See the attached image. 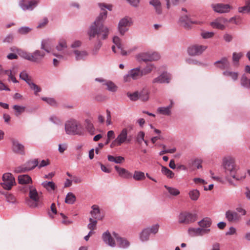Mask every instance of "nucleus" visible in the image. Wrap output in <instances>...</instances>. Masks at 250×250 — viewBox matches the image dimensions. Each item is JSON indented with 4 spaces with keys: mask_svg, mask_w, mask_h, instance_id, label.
Here are the masks:
<instances>
[{
    "mask_svg": "<svg viewBox=\"0 0 250 250\" xmlns=\"http://www.w3.org/2000/svg\"><path fill=\"white\" fill-rule=\"evenodd\" d=\"M90 223L87 225V228L91 230L96 229L97 221L92 218H89Z\"/></svg>",
    "mask_w": 250,
    "mask_h": 250,
    "instance_id": "5fc2aeb1",
    "label": "nucleus"
},
{
    "mask_svg": "<svg viewBox=\"0 0 250 250\" xmlns=\"http://www.w3.org/2000/svg\"><path fill=\"white\" fill-rule=\"evenodd\" d=\"M38 162L37 160H30L24 164L16 167L14 171L16 173L26 172L34 169L38 166Z\"/></svg>",
    "mask_w": 250,
    "mask_h": 250,
    "instance_id": "f8f14e48",
    "label": "nucleus"
},
{
    "mask_svg": "<svg viewBox=\"0 0 250 250\" xmlns=\"http://www.w3.org/2000/svg\"><path fill=\"white\" fill-rule=\"evenodd\" d=\"M139 99L143 101H146L149 99V92L148 90L144 89L139 92Z\"/></svg>",
    "mask_w": 250,
    "mask_h": 250,
    "instance_id": "37998d69",
    "label": "nucleus"
},
{
    "mask_svg": "<svg viewBox=\"0 0 250 250\" xmlns=\"http://www.w3.org/2000/svg\"><path fill=\"white\" fill-rule=\"evenodd\" d=\"M29 197L34 202L29 201L28 205L31 207H36L37 206V203L40 199V196L36 189L33 186L29 187Z\"/></svg>",
    "mask_w": 250,
    "mask_h": 250,
    "instance_id": "dca6fc26",
    "label": "nucleus"
},
{
    "mask_svg": "<svg viewBox=\"0 0 250 250\" xmlns=\"http://www.w3.org/2000/svg\"><path fill=\"white\" fill-rule=\"evenodd\" d=\"M105 86L106 89L112 92H115L117 91L118 87L111 81L107 80Z\"/></svg>",
    "mask_w": 250,
    "mask_h": 250,
    "instance_id": "c03bdc74",
    "label": "nucleus"
},
{
    "mask_svg": "<svg viewBox=\"0 0 250 250\" xmlns=\"http://www.w3.org/2000/svg\"><path fill=\"white\" fill-rule=\"evenodd\" d=\"M204 23V21L200 20H188V21H186L184 22V23L181 24L180 25L185 28L186 29L189 30L192 28V24H198L201 25Z\"/></svg>",
    "mask_w": 250,
    "mask_h": 250,
    "instance_id": "cd10ccee",
    "label": "nucleus"
},
{
    "mask_svg": "<svg viewBox=\"0 0 250 250\" xmlns=\"http://www.w3.org/2000/svg\"><path fill=\"white\" fill-rule=\"evenodd\" d=\"M238 11L240 13H250V0H246L245 5L244 6L239 7Z\"/></svg>",
    "mask_w": 250,
    "mask_h": 250,
    "instance_id": "f704fd0d",
    "label": "nucleus"
},
{
    "mask_svg": "<svg viewBox=\"0 0 250 250\" xmlns=\"http://www.w3.org/2000/svg\"><path fill=\"white\" fill-rule=\"evenodd\" d=\"M143 76L140 67L133 68L124 76L125 82H130L132 80H135L141 78Z\"/></svg>",
    "mask_w": 250,
    "mask_h": 250,
    "instance_id": "9b49d317",
    "label": "nucleus"
},
{
    "mask_svg": "<svg viewBox=\"0 0 250 250\" xmlns=\"http://www.w3.org/2000/svg\"><path fill=\"white\" fill-rule=\"evenodd\" d=\"M82 44V42L80 41H75L71 44V47L73 49H77V48H79L81 46Z\"/></svg>",
    "mask_w": 250,
    "mask_h": 250,
    "instance_id": "338daca9",
    "label": "nucleus"
},
{
    "mask_svg": "<svg viewBox=\"0 0 250 250\" xmlns=\"http://www.w3.org/2000/svg\"><path fill=\"white\" fill-rule=\"evenodd\" d=\"M126 95L129 98L130 100L133 101H135L139 99V92L138 91L133 93L127 92Z\"/></svg>",
    "mask_w": 250,
    "mask_h": 250,
    "instance_id": "864d4df0",
    "label": "nucleus"
},
{
    "mask_svg": "<svg viewBox=\"0 0 250 250\" xmlns=\"http://www.w3.org/2000/svg\"><path fill=\"white\" fill-rule=\"evenodd\" d=\"M241 19L240 17L235 16V17L231 18L229 20V21L238 25V24H239L241 23Z\"/></svg>",
    "mask_w": 250,
    "mask_h": 250,
    "instance_id": "e2e57ef3",
    "label": "nucleus"
},
{
    "mask_svg": "<svg viewBox=\"0 0 250 250\" xmlns=\"http://www.w3.org/2000/svg\"><path fill=\"white\" fill-rule=\"evenodd\" d=\"M228 20L224 18L220 17L215 19L210 23V25L213 28L224 30Z\"/></svg>",
    "mask_w": 250,
    "mask_h": 250,
    "instance_id": "f3484780",
    "label": "nucleus"
},
{
    "mask_svg": "<svg viewBox=\"0 0 250 250\" xmlns=\"http://www.w3.org/2000/svg\"><path fill=\"white\" fill-rule=\"evenodd\" d=\"M113 42L115 45L112 46V51L115 53H119L123 56H126L136 49V47H134L132 49L125 50L124 45L122 43L121 39L118 36H114L113 38Z\"/></svg>",
    "mask_w": 250,
    "mask_h": 250,
    "instance_id": "423d86ee",
    "label": "nucleus"
},
{
    "mask_svg": "<svg viewBox=\"0 0 250 250\" xmlns=\"http://www.w3.org/2000/svg\"><path fill=\"white\" fill-rule=\"evenodd\" d=\"M16 184L15 178L10 173H5L2 176V182L1 185L6 190H10Z\"/></svg>",
    "mask_w": 250,
    "mask_h": 250,
    "instance_id": "ddd939ff",
    "label": "nucleus"
},
{
    "mask_svg": "<svg viewBox=\"0 0 250 250\" xmlns=\"http://www.w3.org/2000/svg\"><path fill=\"white\" fill-rule=\"evenodd\" d=\"M188 195L191 200L196 201L198 200L200 193L198 189H192L189 191Z\"/></svg>",
    "mask_w": 250,
    "mask_h": 250,
    "instance_id": "72a5a7b5",
    "label": "nucleus"
},
{
    "mask_svg": "<svg viewBox=\"0 0 250 250\" xmlns=\"http://www.w3.org/2000/svg\"><path fill=\"white\" fill-rule=\"evenodd\" d=\"M166 2L167 8L169 9L171 6L176 5L180 2H183L186 0H165Z\"/></svg>",
    "mask_w": 250,
    "mask_h": 250,
    "instance_id": "49530a36",
    "label": "nucleus"
},
{
    "mask_svg": "<svg viewBox=\"0 0 250 250\" xmlns=\"http://www.w3.org/2000/svg\"><path fill=\"white\" fill-rule=\"evenodd\" d=\"M132 177H133V179L136 181L144 180L146 178L144 172L138 170L134 171L133 175H132Z\"/></svg>",
    "mask_w": 250,
    "mask_h": 250,
    "instance_id": "58836bf2",
    "label": "nucleus"
},
{
    "mask_svg": "<svg viewBox=\"0 0 250 250\" xmlns=\"http://www.w3.org/2000/svg\"><path fill=\"white\" fill-rule=\"evenodd\" d=\"M155 66L153 64L150 63L147 64L142 70H141L143 76L150 73L152 71L155 69Z\"/></svg>",
    "mask_w": 250,
    "mask_h": 250,
    "instance_id": "c9c22d12",
    "label": "nucleus"
},
{
    "mask_svg": "<svg viewBox=\"0 0 250 250\" xmlns=\"http://www.w3.org/2000/svg\"><path fill=\"white\" fill-rule=\"evenodd\" d=\"M18 181L20 184H27L32 183V179L27 174L20 175L18 176Z\"/></svg>",
    "mask_w": 250,
    "mask_h": 250,
    "instance_id": "473e14b6",
    "label": "nucleus"
},
{
    "mask_svg": "<svg viewBox=\"0 0 250 250\" xmlns=\"http://www.w3.org/2000/svg\"><path fill=\"white\" fill-rule=\"evenodd\" d=\"M92 210L90 211V214L94 220H100L104 218V214L101 211L98 206L94 205L91 207Z\"/></svg>",
    "mask_w": 250,
    "mask_h": 250,
    "instance_id": "b1692460",
    "label": "nucleus"
},
{
    "mask_svg": "<svg viewBox=\"0 0 250 250\" xmlns=\"http://www.w3.org/2000/svg\"><path fill=\"white\" fill-rule=\"evenodd\" d=\"M48 22V20L46 17L42 19L38 23V28H42L44 27Z\"/></svg>",
    "mask_w": 250,
    "mask_h": 250,
    "instance_id": "13d9d810",
    "label": "nucleus"
},
{
    "mask_svg": "<svg viewBox=\"0 0 250 250\" xmlns=\"http://www.w3.org/2000/svg\"><path fill=\"white\" fill-rule=\"evenodd\" d=\"M214 32L203 31L201 32L200 35L204 39H208L213 38L214 36Z\"/></svg>",
    "mask_w": 250,
    "mask_h": 250,
    "instance_id": "603ef678",
    "label": "nucleus"
},
{
    "mask_svg": "<svg viewBox=\"0 0 250 250\" xmlns=\"http://www.w3.org/2000/svg\"><path fill=\"white\" fill-rule=\"evenodd\" d=\"M98 5L102 11L96 20L90 25L87 31V34L90 40L96 36L98 38L101 37V39L105 40L107 38L109 32V28L103 25V22L107 17V12L105 9L111 11L112 6L101 3Z\"/></svg>",
    "mask_w": 250,
    "mask_h": 250,
    "instance_id": "f257e3e1",
    "label": "nucleus"
},
{
    "mask_svg": "<svg viewBox=\"0 0 250 250\" xmlns=\"http://www.w3.org/2000/svg\"><path fill=\"white\" fill-rule=\"evenodd\" d=\"M226 218L227 220L231 223H237L241 219V216L236 212L228 210L225 213Z\"/></svg>",
    "mask_w": 250,
    "mask_h": 250,
    "instance_id": "a211bd4d",
    "label": "nucleus"
},
{
    "mask_svg": "<svg viewBox=\"0 0 250 250\" xmlns=\"http://www.w3.org/2000/svg\"><path fill=\"white\" fill-rule=\"evenodd\" d=\"M145 135V132L142 131H139L136 137V140L139 144H141L142 143V141H144Z\"/></svg>",
    "mask_w": 250,
    "mask_h": 250,
    "instance_id": "bf43d9fd",
    "label": "nucleus"
},
{
    "mask_svg": "<svg viewBox=\"0 0 250 250\" xmlns=\"http://www.w3.org/2000/svg\"><path fill=\"white\" fill-rule=\"evenodd\" d=\"M40 2V0H19V5L24 11H32Z\"/></svg>",
    "mask_w": 250,
    "mask_h": 250,
    "instance_id": "6e6552de",
    "label": "nucleus"
},
{
    "mask_svg": "<svg viewBox=\"0 0 250 250\" xmlns=\"http://www.w3.org/2000/svg\"><path fill=\"white\" fill-rule=\"evenodd\" d=\"M159 228V225L158 224H155L152 226L150 228H148L147 229L150 230V233L156 234L158 231Z\"/></svg>",
    "mask_w": 250,
    "mask_h": 250,
    "instance_id": "774afa93",
    "label": "nucleus"
},
{
    "mask_svg": "<svg viewBox=\"0 0 250 250\" xmlns=\"http://www.w3.org/2000/svg\"><path fill=\"white\" fill-rule=\"evenodd\" d=\"M12 145V149L15 152L20 154H24V147L18 141L13 140Z\"/></svg>",
    "mask_w": 250,
    "mask_h": 250,
    "instance_id": "bb28decb",
    "label": "nucleus"
},
{
    "mask_svg": "<svg viewBox=\"0 0 250 250\" xmlns=\"http://www.w3.org/2000/svg\"><path fill=\"white\" fill-rule=\"evenodd\" d=\"M197 215L188 211L182 212L178 216V222L180 224H188L197 220Z\"/></svg>",
    "mask_w": 250,
    "mask_h": 250,
    "instance_id": "9d476101",
    "label": "nucleus"
},
{
    "mask_svg": "<svg viewBox=\"0 0 250 250\" xmlns=\"http://www.w3.org/2000/svg\"><path fill=\"white\" fill-rule=\"evenodd\" d=\"M161 171L162 173L166 175L168 178H172L174 176V173L166 167L162 166Z\"/></svg>",
    "mask_w": 250,
    "mask_h": 250,
    "instance_id": "09e8293b",
    "label": "nucleus"
},
{
    "mask_svg": "<svg viewBox=\"0 0 250 250\" xmlns=\"http://www.w3.org/2000/svg\"><path fill=\"white\" fill-rule=\"evenodd\" d=\"M67 48V42L65 39H61L59 40L58 45L56 48L58 51L62 52Z\"/></svg>",
    "mask_w": 250,
    "mask_h": 250,
    "instance_id": "e433bc0d",
    "label": "nucleus"
},
{
    "mask_svg": "<svg viewBox=\"0 0 250 250\" xmlns=\"http://www.w3.org/2000/svg\"><path fill=\"white\" fill-rule=\"evenodd\" d=\"M18 54L23 59L36 64L42 63L46 55L44 51L39 49L35 50L32 53L23 50H18Z\"/></svg>",
    "mask_w": 250,
    "mask_h": 250,
    "instance_id": "20e7f679",
    "label": "nucleus"
},
{
    "mask_svg": "<svg viewBox=\"0 0 250 250\" xmlns=\"http://www.w3.org/2000/svg\"><path fill=\"white\" fill-rule=\"evenodd\" d=\"M211 220L208 218H205L198 222L199 226L201 228H208L210 227Z\"/></svg>",
    "mask_w": 250,
    "mask_h": 250,
    "instance_id": "4c0bfd02",
    "label": "nucleus"
},
{
    "mask_svg": "<svg viewBox=\"0 0 250 250\" xmlns=\"http://www.w3.org/2000/svg\"><path fill=\"white\" fill-rule=\"evenodd\" d=\"M164 187L167 190L169 194L171 196H176L180 193L179 190L175 188L168 187L166 185H165Z\"/></svg>",
    "mask_w": 250,
    "mask_h": 250,
    "instance_id": "a19ab883",
    "label": "nucleus"
},
{
    "mask_svg": "<svg viewBox=\"0 0 250 250\" xmlns=\"http://www.w3.org/2000/svg\"><path fill=\"white\" fill-rule=\"evenodd\" d=\"M113 235L117 241L119 247L126 249L130 246V242L125 238L120 237L117 233H113Z\"/></svg>",
    "mask_w": 250,
    "mask_h": 250,
    "instance_id": "4be33fe9",
    "label": "nucleus"
},
{
    "mask_svg": "<svg viewBox=\"0 0 250 250\" xmlns=\"http://www.w3.org/2000/svg\"><path fill=\"white\" fill-rule=\"evenodd\" d=\"M102 239L108 246L111 247L116 246L115 238L113 235H112L108 231H106L102 234Z\"/></svg>",
    "mask_w": 250,
    "mask_h": 250,
    "instance_id": "aec40b11",
    "label": "nucleus"
},
{
    "mask_svg": "<svg viewBox=\"0 0 250 250\" xmlns=\"http://www.w3.org/2000/svg\"><path fill=\"white\" fill-rule=\"evenodd\" d=\"M160 58V54L155 52H142L136 56V59L139 62L155 61L158 60Z\"/></svg>",
    "mask_w": 250,
    "mask_h": 250,
    "instance_id": "0eeeda50",
    "label": "nucleus"
},
{
    "mask_svg": "<svg viewBox=\"0 0 250 250\" xmlns=\"http://www.w3.org/2000/svg\"><path fill=\"white\" fill-rule=\"evenodd\" d=\"M241 84L243 87L250 88V79H248L245 74H243L241 77Z\"/></svg>",
    "mask_w": 250,
    "mask_h": 250,
    "instance_id": "79ce46f5",
    "label": "nucleus"
},
{
    "mask_svg": "<svg viewBox=\"0 0 250 250\" xmlns=\"http://www.w3.org/2000/svg\"><path fill=\"white\" fill-rule=\"evenodd\" d=\"M15 67H13L12 69L6 70L4 75H7L8 76V80L10 81V79L13 77L16 74V71L14 70Z\"/></svg>",
    "mask_w": 250,
    "mask_h": 250,
    "instance_id": "052dcab7",
    "label": "nucleus"
},
{
    "mask_svg": "<svg viewBox=\"0 0 250 250\" xmlns=\"http://www.w3.org/2000/svg\"><path fill=\"white\" fill-rule=\"evenodd\" d=\"M200 232L199 228H190L188 229V233L191 236H200Z\"/></svg>",
    "mask_w": 250,
    "mask_h": 250,
    "instance_id": "3c124183",
    "label": "nucleus"
},
{
    "mask_svg": "<svg viewBox=\"0 0 250 250\" xmlns=\"http://www.w3.org/2000/svg\"><path fill=\"white\" fill-rule=\"evenodd\" d=\"M222 74L226 77H230L233 81H236L238 79V73L233 72L230 70H226L223 72Z\"/></svg>",
    "mask_w": 250,
    "mask_h": 250,
    "instance_id": "2f4dec72",
    "label": "nucleus"
},
{
    "mask_svg": "<svg viewBox=\"0 0 250 250\" xmlns=\"http://www.w3.org/2000/svg\"><path fill=\"white\" fill-rule=\"evenodd\" d=\"M171 80L170 74L164 72L152 80L153 83H169Z\"/></svg>",
    "mask_w": 250,
    "mask_h": 250,
    "instance_id": "412c9836",
    "label": "nucleus"
},
{
    "mask_svg": "<svg viewBox=\"0 0 250 250\" xmlns=\"http://www.w3.org/2000/svg\"><path fill=\"white\" fill-rule=\"evenodd\" d=\"M114 168L118 172L119 175L122 178L125 179H129L132 177L131 173L126 169L120 167L118 166H115Z\"/></svg>",
    "mask_w": 250,
    "mask_h": 250,
    "instance_id": "a878e982",
    "label": "nucleus"
},
{
    "mask_svg": "<svg viewBox=\"0 0 250 250\" xmlns=\"http://www.w3.org/2000/svg\"><path fill=\"white\" fill-rule=\"evenodd\" d=\"M223 166L225 173L235 180L241 181L245 178V172L240 169L239 167L235 164L234 158L230 156L224 158L223 160Z\"/></svg>",
    "mask_w": 250,
    "mask_h": 250,
    "instance_id": "f03ea898",
    "label": "nucleus"
},
{
    "mask_svg": "<svg viewBox=\"0 0 250 250\" xmlns=\"http://www.w3.org/2000/svg\"><path fill=\"white\" fill-rule=\"evenodd\" d=\"M149 4L153 6L155 12L157 14H161L162 12L161 2L160 0H150Z\"/></svg>",
    "mask_w": 250,
    "mask_h": 250,
    "instance_id": "c85d7f7f",
    "label": "nucleus"
},
{
    "mask_svg": "<svg viewBox=\"0 0 250 250\" xmlns=\"http://www.w3.org/2000/svg\"><path fill=\"white\" fill-rule=\"evenodd\" d=\"M13 108L15 111V115L16 116H19L21 114L23 113L25 110V106L18 105H14L13 106Z\"/></svg>",
    "mask_w": 250,
    "mask_h": 250,
    "instance_id": "a18cd8bd",
    "label": "nucleus"
},
{
    "mask_svg": "<svg viewBox=\"0 0 250 250\" xmlns=\"http://www.w3.org/2000/svg\"><path fill=\"white\" fill-rule=\"evenodd\" d=\"M42 99L43 101L46 102L47 103H48L51 105L53 106L56 104V102L55 100L53 98L43 97Z\"/></svg>",
    "mask_w": 250,
    "mask_h": 250,
    "instance_id": "69168bd1",
    "label": "nucleus"
},
{
    "mask_svg": "<svg viewBox=\"0 0 250 250\" xmlns=\"http://www.w3.org/2000/svg\"><path fill=\"white\" fill-rule=\"evenodd\" d=\"M28 84L30 86V88L34 91L35 94H37V93L40 92L41 91V88L32 81Z\"/></svg>",
    "mask_w": 250,
    "mask_h": 250,
    "instance_id": "6e6d98bb",
    "label": "nucleus"
},
{
    "mask_svg": "<svg viewBox=\"0 0 250 250\" xmlns=\"http://www.w3.org/2000/svg\"><path fill=\"white\" fill-rule=\"evenodd\" d=\"M243 54L241 52L236 53L234 52L232 54V60L234 62H238L239 60L242 58Z\"/></svg>",
    "mask_w": 250,
    "mask_h": 250,
    "instance_id": "680f3d73",
    "label": "nucleus"
},
{
    "mask_svg": "<svg viewBox=\"0 0 250 250\" xmlns=\"http://www.w3.org/2000/svg\"><path fill=\"white\" fill-rule=\"evenodd\" d=\"M210 7L214 12L219 14L228 13L232 9L229 4L223 3H213L210 5Z\"/></svg>",
    "mask_w": 250,
    "mask_h": 250,
    "instance_id": "4468645a",
    "label": "nucleus"
},
{
    "mask_svg": "<svg viewBox=\"0 0 250 250\" xmlns=\"http://www.w3.org/2000/svg\"><path fill=\"white\" fill-rule=\"evenodd\" d=\"M157 112L160 114L169 116L171 114V109L168 106H161L157 108Z\"/></svg>",
    "mask_w": 250,
    "mask_h": 250,
    "instance_id": "7c9ffc66",
    "label": "nucleus"
},
{
    "mask_svg": "<svg viewBox=\"0 0 250 250\" xmlns=\"http://www.w3.org/2000/svg\"><path fill=\"white\" fill-rule=\"evenodd\" d=\"M41 185L49 192H51L57 188V186L53 181H44Z\"/></svg>",
    "mask_w": 250,
    "mask_h": 250,
    "instance_id": "c756f323",
    "label": "nucleus"
},
{
    "mask_svg": "<svg viewBox=\"0 0 250 250\" xmlns=\"http://www.w3.org/2000/svg\"><path fill=\"white\" fill-rule=\"evenodd\" d=\"M53 46V40L51 39L46 38L42 40L41 43V49L45 53H49Z\"/></svg>",
    "mask_w": 250,
    "mask_h": 250,
    "instance_id": "6ab92c4d",
    "label": "nucleus"
},
{
    "mask_svg": "<svg viewBox=\"0 0 250 250\" xmlns=\"http://www.w3.org/2000/svg\"><path fill=\"white\" fill-rule=\"evenodd\" d=\"M214 65L221 69H228L230 67V63L226 57L222 58L221 60L215 62Z\"/></svg>",
    "mask_w": 250,
    "mask_h": 250,
    "instance_id": "393cba45",
    "label": "nucleus"
},
{
    "mask_svg": "<svg viewBox=\"0 0 250 250\" xmlns=\"http://www.w3.org/2000/svg\"><path fill=\"white\" fill-rule=\"evenodd\" d=\"M207 48L208 46L207 45L194 44L188 48V53L190 56H199L202 54Z\"/></svg>",
    "mask_w": 250,
    "mask_h": 250,
    "instance_id": "2eb2a0df",
    "label": "nucleus"
},
{
    "mask_svg": "<svg viewBox=\"0 0 250 250\" xmlns=\"http://www.w3.org/2000/svg\"><path fill=\"white\" fill-rule=\"evenodd\" d=\"M20 78L26 82L27 84L32 81L30 77L25 70H23L20 73Z\"/></svg>",
    "mask_w": 250,
    "mask_h": 250,
    "instance_id": "8fccbe9b",
    "label": "nucleus"
},
{
    "mask_svg": "<svg viewBox=\"0 0 250 250\" xmlns=\"http://www.w3.org/2000/svg\"><path fill=\"white\" fill-rule=\"evenodd\" d=\"M6 201L10 203H15L16 202L15 196L11 194H7L5 195Z\"/></svg>",
    "mask_w": 250,
    "mask_h": 250,
    "instance_id": "0e129e2a",
    "label": "nucleus"
},
{
    "mask_svg": "<svg viewBox=\"0 0 250 250\" xmlns=\"http://www.w3.org/2000/svg\"><path fill=\"white\" fill-rule=\"evenodd\" d=\"M73 53L77 61L85 60L89 55L88 52L85 50L74 49Z\"/></svg>",
    "mask_w": 250,
    "mask_h": 250,
    "instance_id": "5701e85b",
    "label": "nucleus"
},
{
    "mask_svg": "<svg viewBox=\"0 0 250 250\" xmlns=\"http://www.w3.org/2000/svg\"><path fill=\"white\" fill-rule=\"evenodd\" d=\"M76 201V196L72 192H69L67 193L65 199V202L69 204H73Z\"/></svg>",
    "mask_w": 250,
    "mask_h": 250,
    "instance_id": "de8ad7c7",
    "label": "nucleus"
},
{
    "mask_svg": "<svg viewBox=\"0 0 250 250\" xmlns=\"http://www.w3.org/2000/svg\"><path fill=\"white\" fill-rule=\"evenodd\" d=\"M128 129L125 127L119 132L116 139L113 141L111 145L112 146H120L123 144H129L132 139V137L128 134Z\"/></svg>",
    "mask_w": 250,
    "mask_h": 250,
    "instance_id": "39448f33",
    "label": "nucleus"
},
{
    "mask_svg": "<svg viewBox=\"0 0 250 250\" xmlns=\"http://www.w3.org/2000/svg\"><path fill=\"white\" fill-rule=\"evenodd\" d=\"M132 23V19L129 17L126 16L121 19L118 25V30L120 34L124 35L128 30V27L130 26Z\"/></svg>",
    "mask_w": 250,
    "mask_h": 250,
    "instance_id": "1a4fd4ad",
    "label": "nucleus"
},
{
    "mask_svg": "<svg viewBox=\"0 0 250 250\" xmlns=\"http://www.w3.org/2000/svg\"><path fill=\"white\" fill-rule=\"evenodd\" d=\"M32 28L27 26L21 27L18 29V32L22 35L26 34L31 32Z\"/></svg>",
    "mask_w": 250,
    "mask_h": 250,
    "instance_id": "4d7b16f0",
    "label": "nucleus"
},
{
    "mask_svg": "<svg viewBox=\"0 0 250 250\" xmlns=\"http://www.w3.org/2000/svg\"><path fill=\"white\" fill-rule=\"evenodd\" d=\"M150 230L148 229H145L140 233V239L142 241H146L148 240L150 235Z\"/></svg>",
    "mask_w": 250,
    "mask_h": 250,
    "instance_id": "ea45409f",
    "label": "nucleus"
},
{
    "mask_svg": "<svg viewBox=\"0 0 250 250\" xmlns=\"http://www.w3.org/2000/svg\"><path fill=\"white\" fill-rule=\"evenodd\" d=\"M65 133L69 135H83L84 128L83 124L78 120L71 118L67 120L64 124Z\"/></svg>",
    "mask_w": 250,
    "mask_h": 250,
    "instance_id": "7ed1b4c3",
    "label": "nucleus"
}]
</instances>
